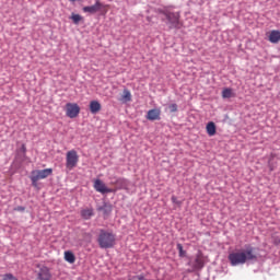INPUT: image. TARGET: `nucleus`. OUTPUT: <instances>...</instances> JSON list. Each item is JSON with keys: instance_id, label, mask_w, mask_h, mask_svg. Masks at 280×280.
<instances>
[{"instance_id": "obj_1", "label": "nucleus", "mask_w": 280, "mask_h": 280, "mask_svg": "<svg viewBox=\"0 0 280 280\" xmlns=\"http://www.w3.org/2000/svg\"><path fill=\"white\" fill-rule=\"evenodd\" d=\"M257 258L255 248L250 245H245V249L236 250L228 256L232 266L245 265L247 261L257 260Z\"/></svg>"}, {"instance_id": "obj_22", "label": "nucleus", "mask_w": 280, "mask_h": 280, "mask_svg": "<svg viewBox=\"0 0 280 280\" xmlns=\"http://www.w3.org/2000/svg\"><path fill=\"white\" fill-rule=\"evenodd\" d=\"M2 280H18L13 275L7 273L2 277Z\"/></svg>"}, {"instance_id": "obj_13", "label": "nucleus", "mask_w": 280, "mask_h": 280, "mask_svg": "<svg viewBox=\"0 0 280 280\" xmlns=\"http://www.w3.org/2000/svg\"><path fill=\"white\" fill-rule=\"evenodd\" d=\"M102 109L101 103L98 101H91L90 103V110L92 114H97Z\"/></svg>"}, {"instance_id": "obj_29", "label": "nucleus", "mask_w": 280, "mask_h": 280, "mask_svg": "<svg viewBox=\"0 0 280 280\" xmlns=\"http://www.w3.org/2000/svg\"><path fill=\"white\" fill-rule=\"evenodd\" d=\"M70 2H77V1H79V0H69Z\"/></svg>"}, {"instance_id": "obj_12", "label": "nucleus", "mask_w": 280, "mask_h": 280, "mask_svg": "<svg viewBox=\"0 0 280 280\" xmlns=\"http://www.w3.org/2000/svg\"><path fill=\"white\" fill-rule=\"evenodd\" d=\"M268 40L271 44H278L280 42V31L279 30L270 31V33L268 35Z\"/></svg>"}, {"instance_id": "obj_4", "label": "nucleus", "mask_w": 280, "mask_h": 280, "mask_svg": "<svg viewBox=\"0 0 280 280\" xmlns=\"http://www.w3.org/2000/svg\"><path fill=\"white\" fill-rule=\"evenodd\" d=\"M52 174V170L51 168H46V170H36L33 171L31 173V180H32V185L34 187H37V182L40 179H45L47 177H49Z\"/></svg>"}, {"instance_id": "obj_21", "label": "nucleus", "mask_w": 280, "mask_h": 280, "mask_svg": "<svg viewBox=\"0 0 280 280\" xmlns=\"http://www.w3.org/2000/svg\"><path fill=\"white\" fill-rule=\"evenodd\" d=\"M177 249L179 250V256H180V257H185L186 252L184 250V247H183L182 244H178V245H177Z\"/></svg>"}, {"instance_id": "obj_17", "label": "nucleus", "mask_w": 280, "mask_h": 280, "mask_svg": "<svg viewBox=\"0 0 280 280\" xmlns=\"http://www.w3.org/2000/svg\"><path fill=\"white\" fill-rule=\"evenodd\" d=\"M100 211H103L105 215H109L113 211V207L109 203H105L103 207L98 208Z\"/></svg>"}, {"instance_id": "obj_18", "label": "nucleus", "mask_w": 280, "mask_h": 280, "mask_svg": "<svg viewBox=\"0 0 280 280\" xmlns=\"http://www.w3.org/2000/svg\"><path fill=\"white\" fill-rule=\"evenodd\" d=\"M221 97L223 98H231L233 97V92L230 88H225L223 92H221Z\"/></svg>"}, {"instance_id": "obj_26", "label": "nucleus", "mask_w": 280, "mask_h": 280, "mask_svg": "<svg viewBox=\"0 0 280 280\" xmlns=\"http://www.w3.org/2000/svg\"><path fill=\"white\" fill-rule=\"evenodd\" d=\"M20 151L25 155V153H26V147H25V144L22 145V148H21Z\"/></svg>"}, {"instance_id": "obj_23", "label": "nucleus", "mask_w": 280, "mask_h": 280, "mask_svg": "<svg viewBox=\"0 0 280 280\" xmlns=\"http://www.w3.org/2000/svg\"><path fill=\"white\" fill-rule=\"evenodd\" d=\"M126 179H122V178H119L116 180V183H112V185H120V186H124L126 185Z\"/></svg>"}, {"instance_id": "obj_19", "label": "nucleus", "mask_w": 280, "mask_h": 280, "mask_svg": "<svg viewBox=\"0 0 280 280\" xmlns=\"http://www.w3.org/2000/svg\"><path fill=\"white\" fill-rule=\"evenodd\" d=\"M65 259L70 264H73L75 261V257H74L73 253H71V252L65 253Z\"/></svg>"}, {"instance_id": "obj_16", "label": "nucleus", "mask_w": 280, "mask_h": 280, "mask_svg": "<svg viewBox=\"0 0 280 280\" xmlns=\"http://www.w3.org/2000/svg\"><path fill=\"white\" fill-rule=\"evenodd\" d=\"M131 100H132L131 92H129V90H124L121 102L128 103V102H131Z\"/></svg>"}, {"instance_id": "obj_5", "label": "nucleus", "mask_w": 280, "mask_h": 280, "mask_svg": "<svg viewBox=\"0 0 280 280\" xmlns=\"http://www.w3.org/2000/svg\"><path fill=\"white\" fill-rule=\"evenodd\" d=\"M78 163H79V155L77 151L74 150L69 151L66 156V168L70 172L74 167H77Z\"/></svg>"}, {"instance_id": "obj_15", "label": "nucleus", "mask_w": 280, "mask_h": 280, "mask_svg": "<svg viewBox=\"0 0 280 280\" xmlns=\"http://www.w3.org/2000/svg\"><path fill=\"white\" fill-rule=\"evenodd\" d=\"M94 215L93 209H84L81 211V217L84 220H90Z\"/></svg>"}, {"instance_id": "obj_20", "label": "nucleus", "mask_w": 280, "mask_h": 280, "mask_svg": "<svg viewBox=\"0 0 280 280\" xmlns=\"http://www.w3.org/2000/svg\"><path fill=\"white\" fill-rule=\"evenodd\" d=\"M71 20L73 21V23L74 24H79V22H81L82 21V16L80 15V14H75V13H73L72 15H71Z\"/></svg>"}, {"instance_id": "obj_9", "label": "nucleus", "mask_w": 280, "mask_h": 280, "mask_svg": "<svg viewBox=\"0 0 280 280\" xmlns=\"http://www.w3.org/2000/svg\"><path fill=\"white\" fill-rule=\"evenodd\" d=\"M39 270L37 271V278L38 280H50L51 279V272L50 269L46 266H38Z\"/></svg>"}, {"instance_id": "obj_2", "label": "nucleus", "mask_w": 280, "mask_h": 280, "mask_svg": "<svg viewBox=\"0 0 280 280\" xmlns=\"http://www.w3.org/2000/svg\"><path fill=\"white\" fill-rule=\"evenodd\" d=\"M97 242L103 249L113 248L116 244V235L113 232L101 230Z\"/></svg>"}, {"instance_id": "obj_25", "label": "nucleus", "mask_w": 280, "mask_h": 280, "mask_svg": "<svg viewBox=\"0 0 280 280\" xmlns=\"http://www.w3.org/2000/svg\"><path fill=\"white\" fill-rule=\"evenodd\" d=\"M172 201L178 206H182V202L177 200L175 196L172 197Z\"/></svg>"}, {"instance_id": "obj_14", "label": "nucleus", "mask_w": 280, "mask_h": 280, "mask_svg": "<svg viewBox=\"0 0 280 280\" xmlns=\"http://www.w3.org/2000/svg\"><path fill=\"white\" fill-rule=\"evenodd\" d=\"M206 132H208V136L213 137L217 133V127H215V122H208V125H206Z\"/></svg>"}, {"instance_id": "obj_8", "label": "nucleus", "mask_w": 280, "mask_h": 280, "mask_svg": "<svg viewBox=\"0 0 280 280\" xmlns=\"http://www.w3.org/2000/svg\"><path fill=\"white\" fill-rule=\"evenodd\" d=\"M94 189L97 191V192H101L103 195L105 194H112V192H115L117 189H110V188H107L106 185L101 180V179H96L94 182Z\"/></svg>"}, {"instance_id": "obj_28", "label": "nucleus", "mask_w": 280, "mask_h": 280, "mask_svg": "<svg viewBox=\"0 0 280 280\" xmlns=\"http://www.w3.org/2000/svg\"><path fill=\"white\" fill-rule=\"evenodd\" d=\"M25 209L23 207H18L15 211H24Z\"/></svg>"}, {"instance_id": "obj_6", "label": "nucleus", "mask_w": 280, "mask_h": 280, "mask_svg": "<svg viewBox=\"0 0 280 280\" xmlns=\"http://www.w3.org/2000/svg\"><path fill=\"white\" fill-rule=\"evenodd\" d=\"M188 266H191L192 269L195 270H200L205 267V258L201 252H199L196 256H195V260L188 262Z\"/></svg>"}, {"instance_id": "obj_11", "label": "nucleus", "mask_w": 280, "mask_h": 280, "mask_svg": "<svg viewBox=\"0 0 280 280\" xmlns=\"http://www.w3.org/2000/svg\"><path fill=\"white\" fill-rule=\"evenodd\" d=\"M161 109L155 108V109H149L147 114V119L150 121H155V120H161Z\"/></svg>"}, {"instance_id": "obj_24", "label": "nucleus", "mask_w": 280, "mask_h": 280, "mask_svg": "<svg viewBox=\"0 0 280 280\" xmlns=\"http://www.w3.org/2000/svg\"><path fill=\"white\" fill-rule=\"evenodd\" d=\"M170 110L171 113H176L178 110L176 103H173L172 105H170Z\"/></svg>"}, {"instance_id": "obj_10", "label": "nucleus", "mask_w": 280, "mask_h": 280, "mask_svg": "<svg viewBox=\"0 0 280 280\" xmlns=\"http://www.w3.org/2000/svg\"><path fill=\"white\" fill-rule=\"evenodd\" d=\"M103 8H104V4L100 0H96L95 4L84 7L83 11L85 13L95 14L100 12Z\"/></svg>"}, {"instance_id": "obj_3", "label": "nucleus", "mask_w": 280, "mask_h": 280, "mask_svg": "<svg viewBox=\"0 0 280 280\" xmlns=\"http://www.w3.org/2000/svg\"><path fill=\"white\" fill-rule=\"evenodd\" d=\"M163 14L166 16L171 30H180L183 27L179 12L164 11Z\"/></svg>"}, {"instance_id": "obj_27", "label": "nucleus", "mask_w": 280, "mask_h": 280, "mask_svg": "<svg viewBox=\"0 0 280 280\" xmlns=\"http://www.w3.org/2000/svg\"><path fill=\"white\" fill-rule=\"evenodd\" d=\"M130 280H143V277L137 276V277L131 278Z\"/></svg>"}, {"instance_id": "obj_7", "label": "nucleus", "mask_w": 280, "mask_h": 280, "mask_svg": "<svg viewBox=\"0 0 280 280\" xmlns=\"http://www.w3.org/2000/svg\"><path fill=\"white\" fill-rule=\"evenodd\" d=\"M66 108L67 116L71 119L78 117V115L80 114V107L78 103H67Z\"/></svg>"}]
</instances>
